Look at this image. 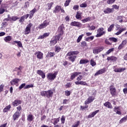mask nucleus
I'll use <instances>...</instances> for the list:
<instances>
[{"instance_id":"obj_38","label":"nucleus","mask_w":127,"mask_h":127,"mask_svg":"<svg viewBox=\"0 0 127 127\" xmlns=\"http://www.w3.org/2000/svg\"><path fill=\"white\" fill-rule=\"evenodd\" d=\"M50 43L51 45H55V44L57 43V42L55 40V39L54 38H53L51 41H50Z\"/></svg>"},{"instance_id":"obj_55","label":"nucleus","mask_w":127,"mask_h":127,"mask_svg":"<svg viewBox=\"0 0 127 127\" xmlns=\"http://www.w3.org/2000/svg\"><path fill=\"white\" fill-rule=\"evenodd\" d=\"M25 85H26V84H25V83H22V84H21L20 85V86L19 87V89L21 90V89H22V88H24V87H25Z\"/></svg>"},{"instance_id":"obj_61","label":"nucleus","mask_w":127,"mask_h":127,"mask_svg":"<svg viewBox=\"0 0 127 127\" xmlns=\"http://www.w3.org/2000/svg\"><path fill=\"white\" fill-rule=\"evenodd\" d=\"M71 94V93L69 91H65V96H66L67 97H68L69 95Z\"/></svg>"},{"instance_id":"obj_19","label":"nucleus","mask_w":127,"mask_h":127,"mask_svg":"<svg viewBox=\"0 0 127 127\" xmlns=\"http://www.w3.org/2000/svg\"><path fill=\"white\" fill-rule=\"evenodd\" d=\"M37 74L39 75V76H41L42 79H45V77H46L45 73H44V72H43L42 70H38L37 71Z\"/></svg>"},{"instance_id":"obj_62","label":"nucleus","mask_w":127,"mask_h":127,"mask_svg":"<svg viewBox=\"0 0 127 127\" xmlns=\"http://www.w3.org/2000/svg\"><path fill=\"white\" fill-rule=\"evenodd\" d=\"M24 19H25V18L23 16L21 17L20 19L19 20V22H23V21H24V20H25Z\"/></svg>"},{"instance_id":"obj_60","label":"nucleus","mask_w":127,"mask_h":127,"mask_svg":"<svg viewBox=\"0 0 127 127\" xmlns=\"http://www.w3.org/2000/svg\"><path fill=\"white\" fill-rule=\"evenodd\" d=\"M17 109V112H20V111H21L22 108H21V105H19L18 107H16Z\"/></svg>"},{"instance_id":"obj_59","label":"nucleus","mask_w":127,"mask_h":127,"mask_svg":"<svg viewBox=\"0 0 127 127\" xmlns=\"http://www.w3.org/2000/svg\"><path fill=\"white\" fill-rule=\"evenodd\" d=\"M89 30H95L96 29V27L95 26H89Z\"/></svg>"},{"instance_id":"obj_9","label":"nucleus","mask_w":127,"mask_h":127,"mask_svg":"<svg viewBox=\"0 0 127 127\" xmlns=\"http://www.w3.org/2000/svg\"><path fill=\"white\" fill-rule=\"evenodd\" d=\"M34 55L36 56L38 59H40V60L43 59V53H42V52L39 51H37V52H36L34 53Z\"/></svg>"},{"instance_id":"obj_48","label":"nucleus","mask_w":127,"mask_h":127,"mask_svg":"<svg viewBox=\"0 0 127 127\" xmlns=\"http://www.w3.org/2000/svg\"><path fill=\"white\" fill-rule=\"evenodd\" d=\"M123 31H125V29H122L121 30L117 32L115 34L116 35H120V34H121V33H122Z\"/></svg>"},{"instance_id":"obj_2","label":"nucleus","mask_w":127,"mask_h":127,"mask_svg":"<svg viewBox=\"0 0 127 127\" xmlns=\"http://www.w3.org/2000/svg\"><path fill=\"white\" fill-rule=\"evenodd\" d=\"M53 94V91L51 90L43 91L41 92V95L42 97H46L48 99H49V98H52Z\"/></svg>"},{"instance_id":"obj_54","label":"nucleus","mask_w":127,"mask_h":127,"mask_svg":"<svg viewBox=\"0 0 127 127\" xmlns=\"http://www.w3.org/2000/svg\"><path fill=\"white\" fill-rule=\"evenodd\" d=\"M61 121L62 122V124H65V117H64V116L62 117Z\"/></svg>"},{"instance_id":"obj_34","label":"nucleus","mask_w":127,"mask_h":127,"mask_svg":"<svg viewBox=\"0 0 127 127\" xmlns=\"http://www.w3.org/2000/svg\"><path fill=\"white\" fill-rule=\"evenodd\" d=\"M54 120V122L53 123V124L54 125V126H56V125H57V124H58V123H59V122L60 121V117L58 118H55Z\"/></svg>"},{"instance_id":"obj_10","label":"nucleus","mask_w":127,"mask_h":127,"mask_svg":"<svg viewBox=\"0 0 127 127\" xmlns=\"http://www.w3.org/2000/svg\"><path fill=\"white\" fill-rule=\"evenodd\" d=\"M95 100V96H89L87 99L85 101V105H89Z\"/></svg>"},{"instance_id":"obj_14","label":"nucleus","mask_w":127,"mask_h":127,"mask_svg":"<svg viewBox=\"0 0 127 127\" xmlns=\"http://www.w3.org/2000/svg\"><path fill=\"white\" fill-rule=\"evenodd\" d=\"M110 90L112 96H113V97H114V96H116V94H117L116 88H115L114 86H111L110 87Z\"/></svg>"},{"instance_id":"obj_64","label":"nucleus","mask_w":127,"mask_h":127,"mask_svg":"<svg viewBox=\"0 0 127 127\" xmlns=\"http://www.w3.org/2000/svg\"><path fill=\"white\" fill-rule=\"evenodd\" d=\"M20 70H22V68H21V66H19V67H15L14 69L15 71H20Z\"/></svg>"},{"instance_id":"obj_8","label":"nucleus","mask_w":127,"mask_h":127,"mask_svg":"<svg viewBox=\"0 0 127 127\" xmlns=\"http://www.w3.org/2000/svg\"><path fill=\"white\" fill-rule=\"evenodd\" d=\"M33 24L31 23H30L28 25H27L24 34H29L30 33V30L31 29V26H32Z\"/></svg>"},{"instance_id":"obj_21","label":"nucleus","mask_w":127,"mask_h":127,"mask_svg":"<svg viewBox=\"0 0 127 127\" xmlns=\"http://www.w3.org/2000/svg\"><path fill=\"white\" fill-rule=\"evenodd\" d=\"M81 73L80 72H74L71 74L70 79L73 80L78 75H80Z\"/></svg>"},{"instance_id":"obj_27","label":"nucleus","mask_w":127,"mask_h":127,"mask_svg":"<svg viewBox=\"0 0 127 127\" xmlns=\"http://www.w3.org/2000/svg\"><path fill=\"white\" fill-rule=\"evenodd\" d=\"M49 33H45L43 35L40 36L38 37V39H43V38H45V37H48V36H49Z\"/></svg>"},{"instance_id":"obj_37","label":"nucleus","mask_w":127,"mask_h":127,"mask_svg":"<svg viewBox=\"0 0 127 127\" xmlns=\"http://www.w3.org/2000/svg\"><path fill=\"white\" fill-rule=\"evenodd\" d=\"M127 118L126 117H124L123 118L121 119L120 121L119 124H123V123H126L127 122Z\"/></svg>"},{"instance_id":"obj_22","label":"nucleus","mask_w":127,"mask_h":127,"mask_svg":"<svg viewBox=\"0 0 127 127\" xmlns=\"http://www.w3.org/2000/svg\"><path fill=\"white\" fill-rule=\"evenodd\" d=\"M100 112L99 110H96L95 111L92 112L88 116V119H91V118H94L98 112Z\"/></svg>"},{"instance_id":"obj_3","label":"nucleus","mask_w":127,"mask_h":127,"mask_svg":"<svg viewBox=\"0 0 127 127\" xmlns=\"http://www.w3.org/2000/svg\"><path fill=\"white\" fill-rule=\"evenodd\" d=\"M83 79V75H79L77 77L76 80L77 81H75L74 83L75 85H81L82 86H88V83H86L85 81H81Z\"/></svg>"},{"instance_id":"obj_17","label":"nucleus","mask_w":127,"mask_h":127,"mask_svg":"<svg viewBox=\"0 0 127 127\" xmlns=\"http://www.w3.org/2000/svg\"><path fill=\"white\" fill-rule=\"evenodd\" d=\"M70 25H71V26H75L76 27H81V26H82V24L79 22L73 21L71 22Z\"/></svg>"},{"instance_id":"obj_15","label":"nucleus","mask_w":127,"mask_h":127,"mask_svg":"<svg viewBox=\"0 0 127 127\" xmlns=\"http://www.w3.org/2000/svg\"><path fill=\"white\" fill-rule=\"evenodd\" d=\"M116 66H114V72L116 73H121V72H124L126 70L125 67H120V68H115Z\"/></svg>"},{"instance_id":"obj_36","label":"nucleus","mask_w":127,"mask_h":127,"mask_svg":"<svg viewBox=\"0 0 127 127\" xmlns=\"http://www.w3.org/2000/svg\"><path fill=\"white\" fill-rule=\"evenodd\" d=\"M115 50V48H111L107 51V52L105 53V55H109L110 54L111 52H113Z\"/></svg>"},{"instance_id":"obj_31","label":"nucleus","mask_w":127,"mask_h":127,"mask_svg":"<svg viewBox=\"0 0 127 127\" xmlns=\"http://www.w3.org/2000/svg\"><path fill=\"white\" fill-rule=\"evenodd\" d=\"M89 61L87 59H81L79 62V64H87Z\"/></svg>"},{"instance_id":"obj_12","label":"nucleus","mask_w":127,"mask_h":127,"mask_svg":"<svg viewBox=\"0 0 127 127\" xmlns=\"http://www.w3.org/2000/svg\"><path fill=\"white\" fill-rule=\"evenodd\" d=\"M49 25V22H48L47 20H45L43 22V23L42 24H40L38 28L39 29H43V28H45L47 25Z\"/></svg>"},{"instance_id":"obj_42","label":"nucleus","mask_w":127,"mask_h":127,"mask_svg":"<svg viewBox=\"0 0 127 127\" xmlns=\"http://www.w3.org/2000/svg\"><path fill=\"white\" fill-rule=\"evenodd\" d=\"M117 20H119V22L122 23V22H123V16H118L117 18Z\"/></svg>"},{"instance_id":"obj_5","label":"nucleus","mask_w":127,"mask_h":127,"mask_svg":"<svg viewBox=\"0 0 127 127\" xmlns=\"http://www.w3.org/2000/svg\"><path fill=\"white\" fill-rule=\"evenodd\" d=\"M57 76V72H55V73H49L47 75V78L50 81H53Z\"/></svg>"},{"instance_id":"obj_47","label":"nucleus","mask_w":127,"mask_h":127,"mask_svg":"<svg viewBox=\"0 0 127 127\" xmlns=\"http://www.w3.org/2000/svg\"><path fill=\"white\" fill-rule=\"evenodd\" d=\"M11 19L12 21H15L16 20H17V19H19V18H18V17L17 16H12L11 17Z\"/></svg>"},{"instance_id":"obj_32","label":"nucleus","mask_w":127,"mask_h":127,"mask_svg":"<svg viewBox=\"0 0 127 127\" xmlns=\"http://www.w3.org/2000/svg\"><path fill=\"white\" fill-rule=\"evenodd\" d=\"M61 36H62V35L58 34V35H56L55 37H53V38L56 40V41L57 42L59 41V39L61 38Z\"/></svg>"},{"instance_id":"obj_11","label":"nucleus","mask_w":127,"mask_h":127,"mask_svg":"<svg viewBox=\"0 0 127 127\" xmlns=\"http://www.w3.org/2000/svg\"><path fill=\"white\" fill-rule=\"evenodd\" d=\"M20 115H21V112L19 111H16L12 116L13 121H16V120H18L19 117H20Z\"/></svg>"},{"instance_id":"obj_25","label":"nucleus","mask_w":127,"mask_h":127,"mask_svg":"<svg viewBox=\"0 0 127 127\" xmlns=\"http://www.w3.org/2000/svg\"><path fill=\"white\" fill-rule=\"evenodd\" d=\"M107 60H108V61H110V60H111V61H117V60H118V58L115 57V56H111V57H108L107 58Z\"/></svg>"},{"instance_id":"obj_13","label":"nucleus","mask_w":127,"mask_h":127,"mask_svg":"<svg viewBox=\"0 0 127 127\" xmlns=\"http://www.w3.org/2000/svg\"><path fill=\"white\" fill-rule=\"evenodd\" d=\"M106 72H107V69L106 68H102L96 72L95 73L94 76H99V75H102V74H104V73H106Z\"/></svg>"},{"instance_id":"obj_44","label":"nucleus","mask_w":127,"mask_h":127,"mask_svg":"<svg viewBox=\"0 0 127 127\" xmlns=\"http://www.w3.org/2000/svg\"><path fill=\"white\" fill-rule=\"evenodd\" d=\"M83 36H84V35L82 34L81 35H80L78 38L77 39V43H79L82 40V38H83Z\"/></svg>"},{"instance_id":"obj_63","label":"nucleus","mask_w":127,"mask_h":127,"mask_svg":"<svg viewBox=\"0 0 127 127\" xmlns=\"http://www.w3.org/2000/svg\"><path fill=\"white\" fill-rule=\"evenodd\" d=\"M60 50H61V48H60V47H56V52H59V51H60Z\"/></svg>"},{"instance_id":"obj_29","label":"nucleus","mask_w":127,"mask_h":127,"mask_svg":"<svg viewBox=\"0 0 127 127\" xmlns=\"http://www.w3.org/2000/svg\"><path fill=\"white\" fill-rule=\"evenodd\" d=\"M10 108H11V106L10 105H9L7 106L5 108H4L3 110V113H6V112H8L9 110H10Z\"/></svg>"},{"instance_id":"obj_49","label":"nucleus","mask_w":127,"mask_h":127,"mask_svg":"<svg viewBox=\"0 0 127 127\" xmlns=\"http://www.w3.org/2000/svg\"><path fill=\"white\" fill-rule=\"evenodd\" d=\"M54 55H55L54 53H51V52L48 53L47 54L48 57H53V56H54Z\"/></svg>"},{"instance_id":"obj_28","label":"nucleus","mask_w":127,"mask_h":127,"mask_svg":"<svg viewBox=\"0 0 127 127\" xmlns=\"http://www.w3.org/2000/svg\"><path fill=\"white\" fill-rule=\"evenodd\" d=\"M14 43H16L18 47L22 48L23 46H22V43L20 41H14Z\"/></svg>"},{"instance_id":"obj_40","label":"nucleus","mask_w":127,"mask_h":127,"mask_svg":"<svg viewBox=\"0 0 127 127\" xmlns=\"http://www.w3.org/2000/svg\"><path fill=\"white\" fill-rule=\"evenodd\" d=\"M114 27H115V24L111 25L108 29V31H109V32H111V31L113 30V28H114Z\"/></svg>"},{"instance_id":"obj_20","label":"nucleus","mask_w":127,"mask_h":127,"mask_svg":"<svg viewBox=\"0 0 127 127\" xmlns=\"http://www.w3.org/2000/svg\"><path fill=\"white\" fill-rule=\"evenodd\" d=\"M104 13L109 14L112 13V12H114V8H110L109 7H107L104 10Z\"/></svg>"},{"instance_id":"obj_39","label":"nucleus","mask_w":127,"mask_h":127,"mask_svg":"<svg viewBox=\"0 0 127 127\" xmlns=\"http://www.w3.org/2000/svg\"><path fill=\"white\" fill-rule=\"evenodd\" d=\"M94 39V36H90L85 39V41H91V40H93Z\"/></svg>"},{"instance_id":"obj_6","label":"nucleus","mask_w":127,"mask_h":127,"mask_svg":"<svg viewBox=\"0 0 127 127\" xmlns=\"http://www.w3.org/2000/svg\"><path fill=\"white\" fill-rule=\"evenodd\" d=\"M104 47H96L93 50V54H99V53L102 52L104 50Z\"/></svg>"},{"instance_id":"obj_35","label":"nucleus","mask_w":127,"mask_h":127,"mask_svg":"<svg viewBox=\"0 0 127 127\" xmlns=\"http://www.w3.org/2000/svg\"><path fill=\"white\" fill-rule=\"evenodd\" d=\"M27 121L32 122L33 121V115L30 114L27 116Z\"/></svg>"},{"instance_id":"obj_33","label":"nucleus","mask_w":127,"mask_h":127,"mask_svg":"<svg viewBox=\"0 0 127 127\" xmlns=\"http://www.w3.org/2000/svg\"><path fill=\"white\" fill-rule=\"evenodd\" d=\"M11 36H7L4 38V40L5 42H8L11 40Z\"/></svg>"},{"instance_id":"obj_23","label":"nucleus","mask_w":127,"mask_h":127,"mask_svg":"<svg viewBox=\"0 0 127 127\" xmlns=\"http://www.w3.org/2000/svg\"><path fill=\"white\" fill-rule=\"evenodd\" d=\"M19 81H20V79L18 78L13 79L10 81L11 85H16V84L18 83V82H19Z\"/></svg>"},{"instance_id":"obj_57","label":"nucleus","mask_w":127,"mask_h":127,"mask_svg":"<svg viewBox=\"0 0 127 127\" xmlns=\"http://www.w3.org/2000/svg\"><path fill=\"white\" fill-rule=\"evenodd\" d=\"M71 86H72V83L71 82H68L65 84L66 88H70Z\"/></svg>"},{"instance_id":"obj_24","label":"nucleus","mask_w":127,"mask_h":127,"mask_svg":"<svg viewBox=\"0 0 127 127\" xmlns=\"http://www.w3.org/2000/svg\"><path fill=\"white\" fill-rule=\"evenodd\" d=\"M37 11V9L34 8L33 9H32L31 11L30 12V16H29V18H32L33 17V15L35 12Z\"/></svg>"},{"instance_id":"obj_4","label":"nucleus","mask_w":127,"mask_h":127,"mask_svg":"<svg viewBox=\"0 0 127 127\" xmlns=\"http://www.w3.org/2000/svg\"><path fill=\"white\" fill-rule=\"evenodd\" d=\"M105 34H106V30H105V28L101 27L97 29V33L96 35V37H101V36L105 35Z\"/></svg>"},{"instance_id":"obj_7","label":"nucleus","mask_w":127,"mask_h":127,"mask_svg":"<svg viewBox=\"0 0 127 127\" xmlns=\"http://www.w3.org/2000/svg\"><path fill=\"white\" fill-rule=\"evenodd\" d=\"M65 29L64 28V24H62L61 26H60L58 29L57 32L60 34V35H62L63 34H64V30Z\"/></svg>"},{"instance_id":"obj_50","label":"nucleus","mask_w":127,"mask_h":127,"mask_svg":"<svg viewBox=\"0 0 127 127\" xmlns=\"http://www.w3.org/2000/svg\"><path fill=\"white\" fill-rule=\"evenodd\" d=\"M109 40L110 41H113V42H117V41H118V39L116 38H110Z\"/></svg>"},{"instance_id":"obj_46","label":"nucleus","mask_w":127,"mask_h":127,"mask_svg":"<svg viewBox=\"0 0 127 127\" xmlns=\"http://www.w3.org/2000/svg\"><path fill=\"white\" fill-rule=\"evenodd\" d=\"M115 1H116V0H107V3L112 4V3H114Z\"/></svg>"},{"instance_id":"obj_52","label":"nucleus","mask_w":127,"mask_h":127,"mask_svg":"<svg viewBox=\"0 0 127 127\" xmlns=\"http://www.w3.org/2000/svg\"><path fill=\"white\" fill-rule=\"evenodd\" d=\"M71 0H66L64 3V6H68L70 3Z\"/></svg>"},{"instance_id":"obj_26","label":"nucleus","mask_w":127,"mask_h":127,"mask_svg":"<svg viewBox=\"0 0 127 127\" xmlns=\"http://www.w3.org/2000/svg\"><path fill=\"white\" fill-rule=\"evenodd\" d=\"M104 106L106 107V108H108V109H113V106H112V104L109 102H107L104 103Z\"/></svg>"},{"instance_id":"obj_53","label":"nucleus","mask_w":127,"mask_h":127,"mask_svg":"<svg viewBox=\"0 0 127 127\" xmlns=\"http://www.w3.org/2000/svg\"><path fill=\"white\" fill-rule=\"evenodd\" d=\"M52 5H53V2H51L50 3L48 4V9H51V7H52Z\"/></svg>"},{"instance_id":"obj_1","label":"nucleus","mask_w":127,"mask_h":127,"mask_svg":"<svg viewBox=\"0 0 127 127\" xmlns=\"http://www.w3.org/2000/svg\"><path fill=\"white\" fill-rule=\"evenodd\" d=\"M79 54V52L78 51H71L68 52L66 54V56H68V59L71 61V62H74L76 58H77V56L74 55H77Z\"/></svg>"},{"instance_id":"obj_18","label":"nucleus","mask_w":127,"mask_h":127,"mask_svg":"<svg viewBox=\"0 0 127 127\" xmlns=\"http://www.w3.org/2000/svg\"><path fill=\"white\" fill-rule=\"evenodd\" d=\"M22 102L21 100H18L17 99L15 100L12 103V105L13 107H17L19 105H21Z\"/></svg>"},{"instance_id":"obj_41","label":"nucleus","mask_w":127,"mask_h":127,"mask_svg":"<svg viewBox=\"0 0 127 127\" xmlns=\"http://www.w3.org/2000/svg\"><path fill=\"white\" fill-rule=\"evenodd\" d=\"M96 63L95 62V61H94V60L91 59L90 60V65H91V66H92V67H94V66H96Z\"/></svg>"},{"instance_id":"obj_58","label":"nucleus","mask_w":127,"mask_h":127,"mask_svg":"<svg viewBox=\"0 0 127 127\" xmlns=\"http://www.w3.org/2000/svg\"><path fill=\"white\" fill-rule=\"evenodd\" d=\"M80 125V121H77L75 125H72L71 127H77Z\"/></svg>"},{"instance_id":"obj_45","label":"nucleus","mask_w":127,"mask_h":127,"mask_svg":"<svg viewBox=\"0 0 127 127\" xmlns=\"http://www.w3.org/2000/svg\"><path fill=\"white\" fill-rule=\"evenodd\" d=\"M4 11H5V9L1 6V7L0 8V14H2Z\"/></svg>"},{"instance_id":"obj_56","label":"nucleus","mask_w":127,"mask_h":127,"mask_svg":"<svg viewBox=\"0 0 127 127\" xmlns=\"http://www.w3.org/2000/svg\"><path fill=\"white\" fill-rule=\"evenodd\" d=\"M80 7H87V3H82L80 4Z\"/></svg>"},{"instance_id":"obj_51","label":"nucleus","mask_w":127,"mask_h":127,"mask_svg":"<svg viewBox=\"0 0 127 127\" xmlns=\"http://www.w3.org/2000/svg\"><path fill=\"white\" fill-rule=\"evenodd\" d=\"M29 88H33V85L32 84H28L24 87V89H28Z\"/></svg>"},{"instance_id":"obj_30","label":"nucleus","mask_w":127,"mask_h":127,"mask_svg":"<svg viewBox=\"0 0 127 127\" xmlns=\"http://www.w3.org/2000/svg\"><path fill=\"white\" fill-rule=\"evenodd\" d=\"M61 9V7L59 5H57L55 7V9L54 10V12H55V13L59 12Z\"/></svg>"},{"instance_id":"obj_16","label":"nucleus","mask_w":127,"mask_h":127,"mask_svg":"<svg viewBox=\"0 0 127 127\" xmlns=\"http://www.w3.org/2000/svg\"><path fill=\"white\" fill-rule=\"evenodd\" d=\"M127 43V40H124L123 41L122 43L119 46L118 49V50H121L124 48V46H126V45Z\"/></svg>"},{"instance_id":"obj_43","label":"nucleus","mask_w":127,"mask_h":127,"mask_svg":"<svg viewBox=\"0 0 127 127\" xmlns=\"http://www.w3.org/2000/svg\"><path fill=\"white\" fill-rule=\"evenodd\" d=\"M91 20V18L90 17H88L87 18H86L85 19H84L82 20V21H83V22L85 23V22H87L88 21H90Z\"/></svg>"}]
</instances>
